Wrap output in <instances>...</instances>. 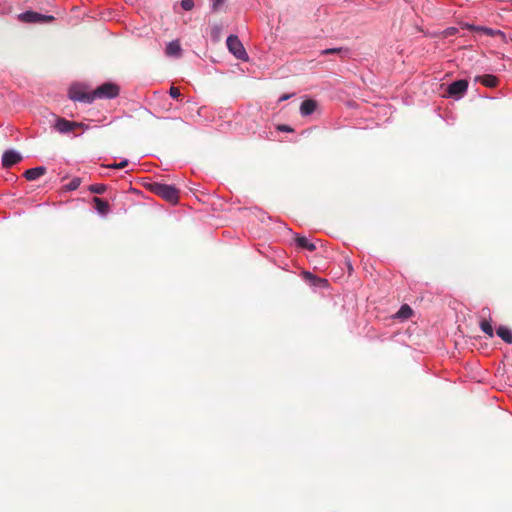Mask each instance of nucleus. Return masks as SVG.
I'll use <instances>...</instances> for the list:
<instances>
[{
  "label": "nucleus",
  "instance_id": "f257e3e1",
  "mask_svg": "<svg viewBox=\"0 0 512 512\" xmlns=\"http://www.w3.org/2000/svg\"><path fill=\"white\" fill-rule=\"evenodd\" d=\"M119 93L120 87L116 83L105 82L90 91L83 85H72L68 95L75 102L91 104L96 99H114Z\"/></svg>",
  "mask_w": 512,
  "mask_h": 512
},
{
  "label": "nucleus",
  "instance_id": "f03ea898",
  "mask_svg": "<svg viewBox=\"0 0 512 512\" xmlns=\"http://www.w3.org/2000/svg\"><path fill=\"white\" fill-rule=\"evenodd\" d=\"M151 189L156 195L162 197L163 199H165L166 201H168L172 204H175L178 202V198H179L178 190L172 185L163 184V183H153L151 186Z\"/></svg>",
  "mask_w": 512,
  "mask_h": 512
},
{
  "label": "nucleus",
  "instance_id": "7ed1b4c3",
  "mask_svg": "<svg viewBox=\"0 0 512 512\" xmlns=\"http://www.w3.org/2000/svg\"><path fill=\"white\" fill-rule=\"evenodd\" d=\"M226 45L229 52L232 53L237 59L242 61L248 60V54L237 35H229L226 39Z\"/></svg>",
  "mask_w": 512,
  "mask_h": 512
},
{
  "label": "nucleus",
  "instance_id": "20e7f679",
  "mask_svg": "<svg viewBox=\"0 0 512 512\" xmlns=\"http://www.w3.org/2000/svg\"><path fill=\"white\" fill-rule=\"evenodd\" d=\"M18 20L23 23H51L55 20L52 15L41 14L32 10L20 13L17 16Z\"/></svg>",
  "mask_w": 512,
  "mask_h": 512
},
{
  "label": "nucleus",
  "instance_id": "39448f33",
  "mask_svg": "<svg viewBox=\"0 0 512 512\" xmlns=\"http://www.w3.org/2000/svg\"><path fill=\"white\" fill-rule=\"evenodd\" d=\"M54 128L61 134H68L76 129L87 130L88 126L82 122L70 121L63 117H58L55 120Z\"/></svg>",
  "mask_w": 512,
  "mask_h": 512
},
{
  "label": "nucleus",
  "instance_id": "423d86ee",
  "mask_svg": "<svg viewBox=\"0 0 512 512\" xmlns=\"http://www.w3.org/2000/svg\"><path fill=\"white\" fill-rule=\"evenodd\" d=\"M468 81L466 79H459L450 83L446 89V95L455 100L461 99L467 92Z\"/></svg>",
  "mask_w": 512,
  "mask_h": 512
},
{
  "label": "nucleus",
  "instance_id": "0eeeda50",
  "mask_svg": "<svg viewBox=\"0 0 512 512\" xmlns=\"http://www.w3.org/2000/svg\"><path fill=\"white\" fill-rule=\"evenodd\" d=\"M22 160V155L14 149L6 150L2 155V166L11 168Z\"/></svg>",
  "mask_w": 512,
  "mask_h": 512
},
{
  "label": "nucleus",
  "instance_id": "6e6552de",
  "mask_svg": "<svg viewBox=\"0 0 512 512\" xmlns=\"http://www.w3.org/2000/svg\"><path fill=\"white\" fill-rule=\"evenodd\" d=\"M475 83H480L485 87L494 88L498 85V78L492 74L478 75L474 78Z\"/></svg>",
  "mask_w": 512,
  "mask_h": 512
},
{
  "label": "nucleus",
  "instance_id": "1a4fd4ad",
  "mask_svg": "<svg viewBox=\"0 0 512 512\" xmlns=\"http://www.w3.org/2000/svg\"><path fill=\"white\" fill-rule=\"evenodd\" d=\"M414 311L408 304H403L399 310L391 316V320H405L413 317Z\"/></svg>",
  "mask_w": 512,
  "mask_h": 512
},
{
  "label": "nucleus",
  "instance_id": "9d476101",
  "mask_svg": "<svg viewBox=\"0 0 512 512\" xmlns=\"http://www.w3.org/2000/svg\"><path fill=\"white\" fill-rule=\"evenodd\" d=\"M46 173V167L44 166H37L34 168L27 169L23 176L28 181H35L39 177L43 176Z\"/></svg>",
  "mask_w": 512,
  "mask_h": 512
},
{
  "label": "nucleus",
  "instance_id": "9b49d317",
  "mask_svg": "<svg viewBox=\"0 0 512 512\" xmlns=\"http://www.w3.org/2000/svg\"><path fill=\"white\" fill-rule=\"evenodd\" d=\"M317 107V103L313 99L304 100L300 106V113L303 117L311 115Z\"/></svg>",
  "mask_w": 512,
  "mask_h": 512
},
{
  "label": "nucleus",
  "instance_id": "f8f14e48",
  "mask_svg": "<svg viewBox=\"0 0 512 512\" xmlns=\"http://www.w3.org/2000/svg\"><path fill=\"white\" fill-rule=\"evenodd\" d=\"M181 51V45L177 40L169 42L165 48L166 55L171 57H179L181 55Z\"/></svg>",
  "mask_w": 512,
  "mask_h": 512
},
{
  "label": "nucleus",
  "instance_id": "ddd939ff",
  "mask_svg": "<svg viewBox=\"0 0 512 512\" xmlns=\"http://www.w3.org/2000/svg\"><path fill=\"white\" fill-rule=\"evenodd\" d=\"M93 202L95 204V210L98 212V214L105 216L108 214L110 206L109 203L99 197H94Z\"/></svg>",
  "mask_w": 512,
  "mask_h": 512
},
{
  "label": "nucleus",
  "instance_id": "4468645a",
  "mask_svg": "<svg viewBox=\"0 0 512 512\" xmlns=\"http://www.w3.org/2000/svg\"><path fill=\"white\" fill-rule=\"evenodd\" d=\"M304 276V279L311 285V286H315V287H324L327 285V280L325 279H321V278H318L316 277L314 274H312L311 272H304L303 274Z\"/></svg>",
  "mask_w": 512,
  "mask_h": 512
},
{
  "label": "nucleus",
  "instance_id": "2eb2a0df",
  "mask_svg": "<svg viewBox=\"0 0 512 512\" xmlns=\"http://www.w3.org/2000/svg\"><path fill=\"white\" fill-rule=\"evenodd\" d=\"M496 334L500 337L505 343L512 344V330L507 326L500 325L496 329Z\"/></svg>",
  "mask_w": 512,
  "mask_h": 512
},
{
  "label": "nucleus",
  "instance_id": "dca6fc26",
  "mask_svg": "<svg viewBox=\"0 0 512 512\" xmlns=\"http://www.w3.org/2000/svg\"><path fill=\"white\" fill-rule=\"evenodd\" d=\"M296 245L302 249H306L308 251H315L316 245L310 242L305 236L297 235L295 238Z\"/></svg>",
  "mask_w": 512,
  "mask_h": 512
},
{
  "label": "nucleus",
  "instance_id": "f3484780",
  "mask_svg": "<svg viewBox=\"0 0 512 512\" xmlns=\"http://www.w3.org/2000/svg\"><path fill=\"white\" fill-rule=\"evenodd\" d=\"M469 29L472 30V31H481L482 33H484L485 35H488V36H494L496 34H502V32L500 30H493L491 28L484 27V26L470 25Z\"/></svg>",
  "mask_w": 512,
  "mask_h": 512
},
{
  "label": "nucleus",
  "instance_id": "a211bd4d",
  "mask_svg": "<svg viewBox=\"0 0 512 512\" xmlns=\"http://www.w3.org/2000/svg\"><path fill=\"white\" fill-rule=\"evenodd\" d=\"M320 54L322 56L332 55V54L347 55L348 54V49H345V48H342V47L327 48V49L322 50L320 52Z\"/></svg>",
  "mask_w": 512,
  "mask_h": 512
},
{
  "label": "nucleus",
  "instance_id": "6ab92c4d",
  "mask_svg": "<svg viewBox=\"0 0 512 512\" xmlns=\"http://www.w3.org/2000/svg\"><path fill=\"white\" fill-rule=\"evenodd\" d=\"M481 330L487 334L489 337H493L494 335V327L492 325L493 322H479Z\"/></svg>",
  "mask_w": 512,
  "mask_h": 512
},
{
  "label": "nucleus",
  "instance_id": "aec40b11",
  "mask_svg": "<svg viewBox=\"0 0 512 512\" xmlns=\"http://www.w3.org/2000/svg\"><path fill=\"white\" fill-rule=\"evenodd\" d=\"M222 26L219 24H215L211 27V38L213 41H218L222 32Z\"/></svg>",
  "mask_w": 512,
  "mask_h": 512
},
{
  "label": "nucleus",
  "instance_id": "412c9836",
  "mask_svg": "<svg viewBox=\"0 0 512 512\" xmlns=\"http://www.w3.org/2000/svg\"><path fill=\"white\" fill-rule=\"evenodd\" d=\"M81 185V179L79 177H74L68 184L65 185V189L67 191H74L79 188Z\"/></svg>",
  "mask_w": 512,
  "mask_h": 512
},
{
  "label": "nucleus",
  "instance_id": "4be33fe9",
  "mask_svg": "<svg viewBox=\"0 0 512 512\" xmlns=\"http://www.w3.org/2000/svg\"><path fill=\"white\" fill-rule=\"evenodd\" d=\"M89 191L95 194H103L106 191L104 184H92L89 186Z\"/></svg>",
  "mask_w": 512,
  "mask_h": 512
},
{
  "label": "nucleus",
  "instance_id": "5701e85b",
  "mask_svg": "<svg viewBox=\"0 0 512 512\" xmlns=\"http://www.w3.org/2000/svg\"><path fill=\"white\" fill-rule=\"evenodd\" d=\"M128 164H129L128 159H123L119 163L107 164L105 167L109 168V169H122V168H125Z\"/></svg>",
  "mask_w": 512,
  "mask_h": 512
},
{
  "label": "nucleus",
  "instance_id": "b1692460",
  "mask_svg": "<svg viewBox=\"0 0 512 512\" xmlns=\"http://www.w3.org/2000/svg\"><path fill=\"white\" fill-rule=\"evenodd\" d=\"M180 5L183 10L190 11L194 8V1L193 0H181Z\"/></svg>",
  "mask_w": 512,
  "mask_h": 512
},
{
  "label": "nucleus",
  "instance_id": "393cba45",
  "mask_svg": "<svg viewBox=\"0 0 512 512\" xmlns=\"http://www.w3.org/2000/svg\"><path fill=\"white\" fill-rule=\"evenodd\" d=\"M479 320H492L489 308H483L479 315Z\"/></svg>",
  "mask_w": 512,
  "mask_h": 512
},
{
  "label": "nucleus",
  "instance_id": "a878e982",
  "mask_svg": "<svg viewBox=\"0 0 512 512\" xmlns=\"http://www.w3.org/2000/svg\"><path fill=\"white\" fill-rule=\"evenodd\" d=\"M169 95L173 99H179L181 97V92L177 87L171 86L169 89Z\"/></svg>",
  "mask_w": 512,
  "mask_h": 512
},
{
  "label": "nucleus",
  "instance_id": "bb28decb",
  "mask_svg": "<svg viewBox=\"0 0 512 512\" xmlns=\"http://www.w3.org/2000/svg\"><path fill=\"white\" fill-rule=\"evenodd\" d=\"M224 0H212L211 10L216 12L220 6L223 4Z\"/></svg>",
  "mask_w": 512,
  "mask_h": 512
},
{
  "label": "nucleus",
  "instance_id": "cd10ccee",
  "mask_svg": "<svg viewBox=\"0 0 512 512\" xmlns=\"http://www.w3.org/2000/svg\"><path fill=\"white\" fill-rule=\"evenodd\" d=\"M278 130L282 131V132H291L292 128L290 126H288V125H280L278 127Z\"/></svg>",
  "mask_w": 512,
  "mask_h": 512
},
{
  "label": "nucleus",
  "instance_id": "c85d7f7f",
  "mask_svg": "<svg viewBox=\"0 0 512 512\" xmlns=\"http://www.w3.org/2000/svg\"><path fill=\"white\" fill-rule=\"evenodd\" d=\"M294 94H283L282 96L279 97V102H283V101H286L288 99H290Z\"/></svg>",
  "mask_w": 512,
  "mask_h": 512
}]
</instances>
